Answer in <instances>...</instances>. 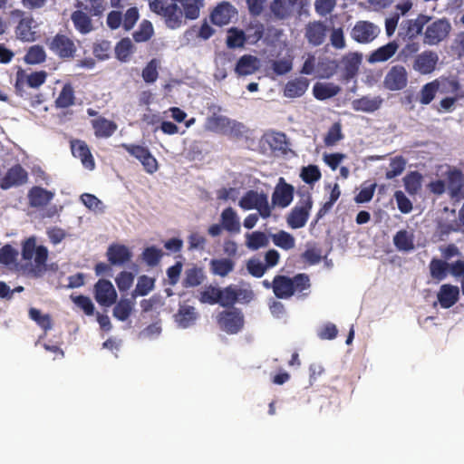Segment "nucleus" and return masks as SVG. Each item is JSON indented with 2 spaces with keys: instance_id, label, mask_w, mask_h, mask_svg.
Here are the masks:
<instances>
[{
  "instance_id": "nucleus-41",
  "label": "nucleus",
  "mask_w": 464,
  "mask_h": 464,
  "mask_svg": "<svg viewBox=\"0 0 464 464\" xmlns=\"http://www.w3.org/2000/svg\"><path fill=\"white\" fill-rule=\"evenodd\" d=\"M75 103L74 89L71 83H65L54 101L57 109H67Z\"/></svg>"
},
{
  "instance_id": "nucleus-12",
  "label": "nucleus",
  "mask_w": 464,
  "mask_h": 464,
  "mask_svg": "<svg viewBox=\"0 0 464 464\" xmlns=\"http://www.w3.org/2000/svg\"><path fill=\"white\" fill-rule=\"evenodd\" d=\"M408 72L402 65L396 64L387 72L383 85L389 91L403 90L408 84Z\"/></svg>"
},
{
  "instance_id": "nucleus-61",
  "label": "nucleus",
  "mask_w": 464,
  "mask_h": 464,
  "mask_svg": "<svg viewBox=\"0 0 464 464\" xmlns=\"http://www.w3.org/2000/svg\"><path fill=\"white\" fill-rule=\"evenodd\" d=\"M406 167V160L402 156H396L391 160L390 169L386 171L387 179H394L400 176Z\"/></svg>"
},
{
  "instance_id": "nucleus-33",
  "label": "nucleus",
  "mask_w": 464,
  "mask_h": 464,
  "mask_svg": "<svg viewBox=\"0 0 464 464\" xmlns=\"http://www.w3.org/2000/svg\"><path fill=\"white\" fill-rule=\"evenodd\" d=\"M53 194L41 187H33L28 193L30 205L34 208L46 206L53 198Z\"/></svg>"
},
{
  "instance_id": "nucleus-9",
  "label": "nucleus",
  "mask_w": 464,
  "mask_h": 464,
  "mask_svg": "<svg viewBox=\"0 0 464 464\" xmlns=\"http://www.w3.org/2000/svg\"><path fill=\"white\" fill-rule=\"evenodd\" d=\"M120 147L124 149L132 157L139 160L146 172L153 174L158 170V161L147 147L127 143H121Z\"/></svg>"
},
{
  "instance_id": "nucleus-60",
  "label": "nucleus",
  "mask_w": 464,
  "mask_h": 464,
  "mask_svg": "<svg viewBox=\"0 0 464 464\" xmlns=\"http://www.w3.org/2000/svg\"><path fill=\"white\" fill-rule=\"evenodd\" d=\"M71 300L73 302V304L81 309L86 315L92 316L94 314L95 307L89 296L86 295H72Z\"/></svg>"
},
{
  "instance_id": "nucleus-54",
  "label": "nucleus",
  "mask_w": 464,
  "mask_h": 464,
  "mask_svg": "<svg viewBox=\"0 0 464 464\" xmlns=\"http://www.w3.org/2000/svg\"><path fill=\"white\" fill-rule=\"evenodd\" d=\"M180 4L183 7V17L195 20L199 16L200 8L203 6L202 0H184Z\"/></svg>"
},
{
  "instance_id": "nucleus-31",
  "label": "nucleus",
  "mask_w": 464,
  "mask_h": 464,
  "mask_svg": "<svg viewBox=\"0 0 464 464\" xmlns=\"http://www.w3.org/2000/svg\"><path fill=\"white\" fill-rule=\"evenodd\" d=\"M221 226L229 233L237 234L240 232V221L237 212L228 207L225 208L220 216Z\"/></svg>"
},
{
  "instance_id": "nucleus-11",
  "label": "nucleus",
  "mask_w": 464,
  "mask_h": 464,
  "mask_svg": "<svg viewBox=\"0 0 464 464\" xmlns=\"http://www.w3.org/2000/svg\"><path fill=\"white\" fill-rule=\"evenodd\" d=\"M380 28L369 21H357L351 31V37L359 44L372 42L380 34Z\"/></svg>"
},
{
  "instance_id": "nucleus-58",
  "label": "nucleus",
  "mask_w": 464,
  "mask_h": 464,
  "mask_svg": "<svg viewBox=\"0 0 464 464\" xmlns=\"http://www.w3.org/2000/svg\"><path fill=\"white\" fill-rule=\"evenodd\" d=\"M344 138L343 133L342 132V125L339 121L334 122L328 130L324 142L327 147L334 146L338 141Z\"/></svg>"
},
{
  "instance_id": "nucleus-23",
  "label": "nucleus",
  "mask_w": 464,
  "mask_h": 464,
  "mask_svg": "<svg viewBox=\"0 0 464 464\" xmlns=\"http://www.w3.org/2000/svg\"><path fill=\"white\" fill-rule=\"evenodd\" d=\"M437 298L442 308H450L459 298V289L456 285L444 284L440 285Z\"/></svg>"
},
{
  "instance_id": "nucleus-47",
  "label": "nucleus",
  "mask_w": 464,
  "mask_h": 464,
  "mask_svg": "<svg viewBox=\"0 0 464 464\" xmlns=\"http://www.w3.org/2000/svg\"><path fill=\"white\" fill-rule=\"evenodd\" d=\"M134 302L130 299H121L116 303L112 314L119 321H126L132 313Z\"/></svg>"
},
{
  "instance_id": "nucleus-26",
  "label": "nucleus",
  "mask_w": 464,
  "mask_h": 464,
  "mask_svg": "<svg viewBox=\"0 0 464 464\" xmlns=\"http://www.w3.org/2000/svg\"><path fill=\"white\" fill-rule=\"evenodd\" d=\"M382 98L380 96L370 97L362 96L352 102V107L356 111L374 112L378 111L382 104Z\"/></svg>"
},
{
  "instance_id": "nucleus-21",
  "label": "nucleus",
  "mask_w": 464,
  "mask_h": 464,
  "mask_svg": "<svg viewBox=\"0 0 464 464\" xmlns=\"http://www.w3.org/2000/svg\"><path fill=\"white\" fill-rule=\"evenodd\" d=\"M448 190L452 199L464 198V177L459 169H454L448 172Z\"/></svg>"
},
{
  "instance_id": "nucleus-13",
  "label": "nucleus",
  "mask_w": 464,
  "mask_h": 464,
  "mask_svg": "<svg viewBox=\"0 0 464 464\" xmlns=\"http://www.w3.org/2000/svg\"><path fill=\"white\" fill-rule=\"evenodd\" d=\"M117 296V292L111 281L99 279L94 285V298L100 305L110 307L116 303Z\"/></svg>"
},
{
  "instance_id": "nucleus-27",
  "label": "nucleus",
  "mask_w": 464,
  "mask_h": 464,
  "mask_svg": "<svg viewBox=\"0 0 464 464\" xmlns=\"http://www.w3.org/2000/svg\"><path fill=\"white\" fill-rule=\"evenodd\" d=\"M258 69V59L251 54H245L237 62L235 72L238 76H246L255 73Z\"/></svg>"
},
{
  "instance_id": "nucleus-32",
  "label": "nucleus",
  "mask_w": 464,
  "mask_h": 464,
  "mask_svg": "<svg viewBox=\"0 0 464 464\" xmlns=\"http://www.w3.org/2000/svg\"><path fill=\"white\" fill-rule=\"evenodd\" d=\"M92 126L97 138H109L117 130V124L104 117H99L98 119L92 120Z\"/></svg>"
},
{
  "instance_id": "nucleus-34",
  "label": "nucleus",
  "mask_w": 464,
  "mask_h": 464,
  "mask_svg": "<svg viewBox=\"0 0 464 464\" xmlns=\"http://www.w3.org/2000/svg\"><path fill=\"white\" fill-rule=\"evenodd\" d=\"M230 127L231 121L226 116L213 114L206 119L205 129L208 131L225 133Z\"/></svg>"
},
{
  "instance_id": "nucleus-25",
  "label": "nucleus",
  "mask_w": 464,
  "mask_h": 464,
  "mask_svg": "<svg viewBox=\"0 0 464 464\" xmlns=\"http://www.w3.org/2000/svg\"><path fill=\"white\" fill-rule=\"evenodd\" d=\"M87 12L80 10L73 11L71 14V20L76 31L82 34H87L93 30L92 17Z\"/></svg>"
},
{
  "instance_id": "nucleus-56",
  "label": "nucleus",
  "mask_w": 464,
  "mask_h": 464,
  "mask_svg": "<svg viewBox=\"0 0 464 464\" xmlns=\"http://www.w3.org/2000/svg\"><path fill=\"white\" fill-rule=\"evenodd\" d=\"M154 34V29L151 22L149 20H143L137 31L132 34L133 39L136 43H143L149 41Z\"/></svg>"
},
{
  "instance_id": "nucleus-44",
  "label": "nucleus",
  "mask_w": 464,
  "mask_h": 464,
  "mask_svg": "<svg viewBox=\"0 0 464 464\" xmlns=\"http://www.w3.org/2000/svg\"><path fill=\"white\" fill-rule=\"evenodd\" d=\"M269 245V237L262 231H254L246 235V246L251 250H258Z\"/></svg>"
},
{
  "instance_id": "nucleus-8",
  "label": "nucleus",
  "mask_w": 464,
  "mask_h": 464,
  "mask_svg": "<svg viewBox=\"0 0 464 464\" xmlns=\"http://www.w3.org/2000/svg\"><path fill=\"white\" fill-rule=\"evenodd\" d=\"M426 25L423 43L428 45H437L447 39L452 28L447 18L437 19Z\"/></svg>"
},
{
  "instance_id": "nucleus-29",
  "label": "nucleus",
  "mask_w": 464,
  "mask_h": 464,
  "mask_svg": "<svg viewBox=\"0 0 464 464\" xmlns=\"http://www.w3.org/2000/svg\"><path fill=\"white\" fill-rule=\"evenodd\" d=\"M206 277L205 271L202 267L193 266L185 270L182 286L185 288L197 287L205 281Z\"/></svg>"
},
{
  "instance_id": "nucleus-14",
  "label": "nucleus",
  "mask_w": 464,
  "mask_h": 464,
  "mask_svg": "<svg viewBox=\"0 0 464 464\" xmlns=\"http://www.w3.org/2000/svg\"><path fill=\"white\" fill-rule=\"evenodd\" d=\"M438 62V54L434 51L426 50L415 56L412 69L420 74H430L435 71Z\"/></svg>"
},
{
  "instance_id": "nucleus-16",
  "label": "nucleus",
  "mask_w": 464,
  "mask_h": 464,
  "mask_svg": "<svg viewBox=\"0 0 464 464\" xmlns=\"http://www.w3.org/2000/svg\"><path fill=\"white\" fill-rule=\"evenodd\" d=\"M327 26L322 21L309 22L304 27V38L312 46H320L326 39Z\"/></svg>"
},
{
  "instance_id": "nucleus-22",
  "label": "nucleus",
  "mask_w": 464,
  "mask_h": 464,
  "mask_svg": "<svg viewBox=\"0 0 464 464\" xmlns=\"http://www.w3.org/2000/svg\"><path fill=\"white\" fill-rule=\"evenodd\" d=\"M107 257L111 265L121 266L131 259L132 253L130 249L121 244H112L107 249Z\"/></svg>"
},
{
  "instance_id": "nucleus-40",
  "label": "nucleus",
  "mask_w": 464,
  "mask_h": 464,
  "mask_svg": "<svg viewBox=\"0 0 464 464\" xmlns=\"http://www.w3.org/2000/svg\"><path fill=\"white\" fill-rule=\"evenodd\" d=\"M134 52L135 46L128 37L120 40L114 47L115 57L121 63L129 62Z\"/></svg>"
},
{
  "instance_id": "nucleus-24",
  "label": "nucleus",
  "mask_w": 464,
  "mask_h": 464,
  "mask_svg": "<svg viewBox=\"0 0 464 464\" xmlns=\"http://www.w3.org/2000/svg\"><path fill=\"white\" fill-rule=\"evenodd\" d=\"M296 0H273L270 3V11L278 20L289 18L295 7Z\"/></svg>"
},
{
  "instance_id": "nucleus-45",
  "label": "nucleus",
  "mask_w": 464,
  "mask_h": 464,
  "mask_svg": "<svg viewBox=\"0 0 464 464\" xmlns=\"http://www.w3.org/2000/svg\"><path fill=\"white\" fill-rule=\"evenodd\" d=\"M270 237L275 246L280 247L283 250H290L295 246V238L290 233L280 230L277 233L271 234Z\"/></svg>"
},
{
  "instance_id": "nucleus-48",
  "label": "nucleus",
  "mask_w": 464,
  "mask_h": 464,
  "mask_svg": "<svg viewBox=\"0 0 464 464\" xmlns=\"http://www.w3.org/2000/svg\"><path fill=\"white\" fill-rule=\"evenodd\" d=\"M247 42L246 33L237 27H231L227 31V46L228 48H241Z\"/></svg>"
},
{
  "instance_id": "nucleus-49",
  "label": "nucleus",
  "mask_w": 464,
  "mask_h": 464,
  "mask_svg": "<svg viewBox=\"0 0 464 464\" xmlns=\"http://www.w3.org/2000/svg\"><path fill=\"white\" fill-rule=\"evenodd\" d=\"M439 88L440 83L438 80H434L430 82L424 84L420 91V102L423 105L430 104L435 98L436 93L439 91Z\"/></svg>"
},
{
  "instance_id": "nucleus-28",
  "label": "nucleus",
  "mask_w": 464,
  "mask_h": 464,
  "mask_svg": "<svg viewBox=\"0 0 464 464\" xmlns=\"http://www.w3.org/2000/svg\"><path fill=\"white\" fill-rule=\"evenodd\" d=\"M398 49L399 44L396 41H391L372 52L369 62L372 63L386 62L398 52Z\"/></svg>"
},
{
  "instance_id": "nucleus-6",
  "label": "nucleus",
  "mask_w": 464,
  "mask_h": 464,
  "mask_svg": "<svg viewBox=\"0 0 464 464\" xmlns=\"http://www.w3.org/2000/svg\"><path fill=\"white\" fill-rule=\"evenodd\" d=\"M10 19L16 22L14 34L17 39L23 42L34 41V32L33 31L34 20L31 14H27L21 9L10 11Z\"/></svg>"
},
{
  "instance_id": "nucleus-37",
  "label": "nucleus",
  "mask_w": 464,
  "mask_h": 464,
  "mask_svg": "<svg viewBox=\"0 0 464 464\" xmlns=\"http://www.w3.org/2000/svg\"><path fill=\"white\" fill-rule=\"evenodd\" d=\"M430 277L436 283L443 281L449 274V263L440 258H432L429 264Z\"/></svg>"
},
{
  "instance_id": "nucleus-20",
  "label": "nucleus",
  "mask_w": 464,
  "mask_h": 464,
  "mask_svg": "<svg viewBox=\"0 0 464 464\" xmlns=\"http://www.w3.org/2000/svg\"><path fill=\"white\" fill-rule=\"evenodd\" d=\"M71 150L73 157L81 160L82 164L87 169L95 168V161L85 141L75 140L71 141Z\"/></svg>"
},
{
  "instance_id": "nucleus-38",
  "label": "nucleus",
  "mask_w": 464,
  "mask_h": 464,
  "mask_svg": "<svg viewBox=\"0 0 464 464\" xmlns=\"http://www.w3.org/2000/svg\"><path fill=\"white\" fill-rule=\"evenodd\" d=\"M210 272L221 277L228 276L235 268V262L230 258H214L209 263Z\"/></svg>"
},
{
  "instance_id": "nucleus-19",
  "label": "nucleus",
  "mask_w": 464,
  "mask_h": 464,
  "mask_svg": "<svg viewBox=\"0 0 464 464\" xmlns=\"http://www.w3.org/2000/svg\"><path fill=\"white\" fill-rule=\"evenodd\" d=\"M294 197V187L286 183L284 178L279 179V183L272 194V202L274 205L286 208L288 207Z\"/></svg>"
},
{
  "instance_id": "nucleus-17",
  "label": "nucleus",
  "mask_w": 464,
  "mask_h": 464,
  "mask_svg": "<svg viewBox=\"0 0 464 464\" xmlns=\"http://www.w3.org/2000/svg\"><path fill=\"white\" fill-rule=\"evenodd\" d=\"M431 21V16L420 14L415 19H408L401 23V29L403 31L405 37L414 40L421 34L423 28Z\"/></svg>"
},
{
  "instance_id": "nucleus-57",
  "label": "nucleus",
  "mask_w": 464,
  "mask_h": 464,
  "mask_svg": "<svg viewBox=\"0 0 464 464\" xmlns=\"http://www.w3.org/2000/svg\"><path fill=\"white\" fill-rule=\"evenodd\" d=\"M46 59V53L41 45L31 46L25 53L24 62L28 64L42 63Z\"/></svg>"
},
{
  "instance_id": "nucleus-59",
  "label": "nucleus",
  "mask_w": 464,
  "mask_h": 464,
  "mask_svg": "<svg viewBox=\"0 0 464 464\" xmlns=\"http://www.w3.org/2000/svg\"><path fill=\"white\" fill-rule=\"evenodd\" d=\"M264 193H258L256 190H248L239 200V207L243 209H255Z\"/></svg>"
},
{
  "instance_id": "nucleus-2",
  "label": "nucleus",
  "mask_w": 464,
  "mask_h": 464,
  "mask_svg": "<svg viewBox=\"0 0 464 464\" xmlns=\"http://www.w3.org/2000/svg\"><path fill=\"white\" fill-rule=\"evenodd\" d=\"M150 10L160 15L171 30L179 28L183 24V11L177 3L169 0H149Z\"/></svg>"
},
{
  "instance_id": "nucleus-7",
  "label": "nucleus",
  "mask_w": 464,
  "mask_h": 464,
  "mask_svg": "<svg viewBox=\"0 0 464 464\" xmlns=\"http://www.w3.org/2000/svg\"><path fill=\"white\" fill-rule=\"evenodd\" d=\"M217 323L223 332L228 334H236L243 329L245 318L239 308H232L218 313Z\"/></svg>"
},
{
  "instance_id": "nucleus-64",
  "label": "nucleus",
  "mask_w": 464,
  "mask_h": 464,
  "mask_svg": "<svg viewBox=\"0 0 464 464\" xmlns=\"http://www.w3.org/2000/svg\"><path fill=\"white\" fill-rule=\"evenodd\" d=\"M419 49L420 44L418 43H408L399 51L396 59L401 63H407L411 58H415Z\"/></svg>"
},
{
  "instance_id": "nucleus-52",
  "label": "nucleus",
  "mask_w": 464,
  "mask_h": 464,
  "mask_svg": "<svg viewBox=\"0 0 464 464\" xmlns=\"http://www.w3.org/2000/svg\"><path fill=\"white\" fill-rule=\"evenodd\" d=\"M265 27L262 23L257 20L251 21L246 28V35L247 42L256 44L264 36Z\"/></svg>"
},
{
  "instance_id": "nucleus-63",
  "label": "nucleus",
  "mask_w": 464,
  "mask_h": 464,
  "mask_svg": "<svg viewBox=\"0 0 464 464\" xmlns=\"http://www.w3.org/2000/svg\"><path fill=\"white\" fill-rule=\"evenodd\" d=\"M29 317L45 332L52 328V320L49 314H42L36 308H30Z\"/></svg>"
},
{
  "instance_id": "nucleus-3",
  "label": "nucleus",
  "mask_w": 464,
  "mask_h": 464,
  "mask_svg": "<svg viewBox=\"0 0 464 464\" xmlns=\"http://www.w3.org/2000/svg\"><path fill=\"white\" fill-rule=\"evenodd\" d=\"M34 258L33 272L35 276H40L45 271L46 262L48 259V249L44 246H36L34 237H28L23 242L22 245V257L25 261H30Z\"/></svg>"
},
{
  "instance_id": "nucleus-10",
  "label": "nucleus",
  "mask_w": 464,
  "mask_h": 464,
  "mask_svg": "<svg viewBox=\"0 0 464 464\" xmlns=\"http://www.w3.org/2000/svg\"><path fill=\"white\" fill-rule=\"evenodd\" d=\"M47 78L45 71H38L27 73L24 70L19 69L16 72L14 89L18 95L23 96L24 87L39 88L43 85Z\"/></svg>"
},
{
  "instance_id": "nucleus-1",
  "label": "nucleus",
  "mask_w": 464,
  "mask_h": 464,
  "mask_svg": "<svg viewBox=\"0 0 464 464\" xmlns=\"http://www.w3.org/2000/svg\"><path fill=\"white\" fill-rule=\"evenodd\" d=\"M310 286V277L304 273L297 274L294 277L276 275L272 281L273 293L279 299H288L295 292L301 293Z\"/></svg>"
},
{
  "instance_id": "nucleus-18",
  "label": "nucleus",
  "mask_w": 464,
  "mask_h": 464,
  "mask_svg": "<svg viewBox=\"0 0 464 464\" xmlns=\"http://www.w3.org/2000/svg\"><path fill=\"white\" fill-rule=\"evenodd\" d=\"M235 14L237 9L229 2L223 1L210 13V21L216 25L222 26L227 24Z\"/></svg>"
},
{
  "instance_id": "nucleus-5",
  "label": "nucleus",
  "mask_w": 464,
  "mask_h": 464,
  "mask_svg": "<svg viewBox=\"0 0 464 464\" xmlns=\"http://www.w3.org/2000/svg\"><path fill=\"white\" fill-rule=\"evenodd\" d=\"M300 196V200L286 217L287 225L293 229H298L305 226L313 207V199L309 192L302 193Z\"/></svg>"
},
{
  "instance_id": "nucleus-15",
  "label": "nucleus",
  "mask_w": 464,
  "mask_h": 464,
  "mask_svg": "<svg viewBox=\"0 0 464 464\" xmlns=\"http://www.w3.org/2000/svg\"><path fill=\"white\" fill-rule=\"evenodd\" d=\"M27 180L28 172L20 164H15L5 172L0 180V188L5 190L13 187L22 186Z\"/></svg>"
},
{
  "instance_id": "nucleus-53",
  "label": "nucleus",
  "mask_w": 464,
  "mask_h": 464,
  "mask_svg": "<svg viewBox=\"0 0 464 464\" xmlns=\"http://www.w3.org/2000/svg\"><path fill=\"white\" fill-rule=\"evenodd\" d=\"M155 285V280L148 276H140L135 289L132 292V297L147 295Z\"/></svg>"
},
{
  "instance_id": "nucleus-51",
  "label": "nucleus",
  "mask_w": 464,
  "mask_h": 464,
  "mask_svg": "<svg viewBox=\"0 0 464 464\" xmlns=\"http://www.w3.org/2000/svg\"><path fill=\"white\" fill-rule=\"evenodd\" d=\"M198 299L201 304H218L220 299V288L212 285H207L203 291L199 292Z\"/></svg>"
},
{
  "instance_id": "nucleus-46",
  "label": "nucleus",
  "mask_w": 464,
  "mask_h": 464,
  "mask_svg": "<svg viewBox=\"0 0 464 464\" xmlns=\"http://www.w3.org/2000/svg\"><path fill=\"white\" fill-rule=\"evenodd\" d=\"M422 179L423 177L420 172L416 170L410 171L403 178L405 190L410 195H416L421 188Z\"/></svg>"
},
{
  "instance_id": "nucleus-55",
  "label": "nucleus",
  "mask_w": 464,
  "mask_h": 464,
  "mask_svg": "<svg viewBox=\"0 0 464 464\" xmlns=\"http://www.w3.org/2000/svg\"><path fill=\"white\" fill-rule=\"evenodd\" d=\"M339 88L333 84L315 83L313 88L314 95L318 100H326L335 96Z\"/></svg>"
},
{
  "instance_id": "nucleus-50",
  "label": "nucleus",
  "mask_w": 464,
  "mask_h": 464,
  "mask_svg": "<svg viewBox=\"0 0 464 464\" xmlns=\"http://www.w3.org/2000/svg\"><path fill=\"white\" fill-rule=\"evenodd\" d=\"M160 66V61L157 58L151 59L147 63L142 70L141 77L146 83H153L159 78V68Z\"/></svg>"
},
{
  "instance_id": "nucleus-35",
  "label": "nucleus",
  "mask_w": 464,
  "mask_h": 464,
  "mask_svg": "<svg viewBox=\"0 0 464 464\" xmlns=\"http://www.w3.org/2000/svg\"><path fill=\"white\" fill-rule=\"evenodd\" d=\"M308 86L309 82L306 78H295L285 84L284 95L287 98L301 97L306 92Z\"/></svg>"
},
{
  "instance_id": "nucleus-4",
  "label": "nucleus",
  "mask_w": 464,
  "mask_h": 464,
  "mask_svg": "<svg viewBox=\"0 0 464 464\" xmlns=\"http://www.w3.org/2000/svg\"><path fill=\"white\" fill-rule=\"evenodd\" d=\"M45 44L48 49L62 60L74 58L78 50L74 40L69 35L61 33L47 38Z\"/></svg>"
},
{
  "instance_id": "nucleus-43",
  "label": "nucleus",
  "mask_w": 464,
  "mask_h": 464,
  "mask_svg": "<svg viewBox=\"0 0 464 464\" xmlns=\"http://www.w3.org/2000/svg\"><path fill=\"white\" fill-rule=\"evenodd\" d=\"M393 244L400 251L409 252L413 250V235L405 229L399 230L393 237Z\"/></svg>"
},
{
  "instance_id": "nucleus-39",
  "label": "nucleus",
  "mask_w": 464,
  "mask_h": 464,
  "mask_svg": "<svg viewBox=\"0 0 464 464\" xmlns=\"http://www.w3.org/2000/svg\"><path fill=\"white\" fill-rule=\"evenodd\" d=\"M197 318L196 309L191 305H181L175 314L176 322L182 328H188L194 324Z\"/></svg>"
},
{
  "instance_id": "nucleus-30",
  "label": "nucleus",
  "mask_w": 464,
  "mask_h": 464,
  "mask_svg": "<svg viewBox=\"0 0 464 464\" xmlns=\"http://www.w3.org/2000/svg\"><path fill=\"white\" fill-rule=\"evenodd\" d=\"M75 7L90 15L100 17L107 8L105 0H75Z\"/></svg>"
},
{
  "instance_id": "nucleus-36",
  "label": "nucleus",
  "mask_w": 464,
  "mask_h": 464,
  "mask_svg": "<svg viewBox=\"0 0 464 464\" xmlns=\"http://www.w3.org/2000/svg\"><path fill=\"white\" fill-rule=\"evenodd\" d=\"M242 290L238 289L236 285H230L223 289H220V299L218 304L222 307L235 308V304L238 301Z\"/></svg>"
},
{
  "instance_id": "nucleus-42",
  "label": "nucleus",
  "mask_w": 464,
  "mask_h": 464,
  "mask_svg": "<svg viewBox=\"0 0 464 464\" xmlns=\"http://www.w3.org/2000/svg\"><path fill=\"white\" fill-rule=\"evenodd\" d=\"M266 142L273 151L286 154L288 150L287 136L284 132L274 131L266 136Z\"/></svg>"
},
{
  "instance_id": "nucleus-62",
  "label": "nucleus",
  "mask_w": 464,
  "mask_h": 464,
  "mask_svg": "<svg viewBox=\"0 0 464 464\" xmlns=\"http://www.w3.org/2000/svg\"><path fill=\"white\" fill-rule=\"evenodd\" d=\"M111 50V44L108 40L96 42L92 46L93 55L100 61L108 60L110 58Z\"/></svg>"
}]
</instances>
